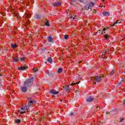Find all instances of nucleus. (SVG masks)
<instances>
[{
  "mask_svg": "<svg viewBox=\"0 0 125 125\" xmlns=\"http://www.w3.org/2000/svg\"><path fill=\"white\" fill-rule=\"evenodd\" d=\"M38 71V69H35V72H37Z\"/></svg>",
  "mask_w": 125,
  "mask_h": 125,
  "instance_id": "obj_42",
  "label": "nucleus"
},
{
  "mask_svg": "<svg viewBox=\"0 0 125 125\" xmlns=\"http://www.w3.org/2000/svg\"><path fill=\"white\" fill-rule=\"evenodd\" d=\"M80 2H83V0H78Z\"/></svg>",
  "mask_w": 125,
  "mask_h": 125,
  "instance_id": "obj_37",
  "label": "nucleus"
},
{
  "mask_svg": "<svg viewBox=\"0 0 125 125\" xmlns=\"http://www.w3.org/2000/svg\"><path fill=\"white\" fill-rule=\"evenodd\" d=\"M114 74H115V70H113L110 74V76H113V75H114Z\"/></svg>",
  "mask_w": 125,
  "mask_h": 125,
  "instance_id": "obj_22",
  "label": "nucleus"
},
{
  "mask_svg": "<svg viewBox=\"0 0 125 125\" xmlns=\"http://www.w3.org/2000/svg\"><path fill=\"white\" fill-rule=\"evenodd\" d=\"M123 104H125V103H123Z\"/></svg>",
  "mask_w": 125,
  "mask_h": 125,
  "instance_id": "obj_46",
  "label": "nucleus"
},
{
  "mask_svg": "<svg viewBox=\"0 0 125 125\" xmlns=\"http://www.w3.org/2000/svg\"><path fill=\"white\" fill-rule=\"evenodd\" d=\"M79 83H80V82H78L76 83H72L71 85H75V84H79Z\"/></svg>",
  "mask_w": 125,
  "mask_h": 125,
  "instance_id": "obj_27",
  "label": "nucleus"
},
{
  "mask_svg": "<svg viewBox=\"0 0 125 125\" xmlns=\"http://www.w3.org/2000/svg\"><path fill=\"white\" fill-rule=\"evenodd\" d=\"M13 60L14 62H17V61H18L19 60L18 59V58H13Z\"/></svg>",
  "mask_w": 125,
  "mask_h": 125,
  "instance_id": "obj_21",
  "label": "nucleus"
},
{
  "mask_svg": "<svg viewBox=\"0 0 125 125\" xmlns=\"http://www.w3.org/2000/svg\"><path fill=\"white\" fill-rule=\"evenodd\" d=\"M104 79V77L103 76H96L94 77V80L97 82V83H101V81Z\"/></svg>",
  "mask_w": 125,
  "mask_h": 125,
  "instance_id": "obj_4",
  "label": "nucleus"
},
{
  "mask_svg": "<svg viewBox=\"0 0 125 125\" xmlns=\"http://www.w3.org/2000/svg\"><path fill=\"white\" fill-rule=\"evenodd\" d=\"M47 61H48V62H49V63H52V59L51 58H48L47 59Z\"/></svg>",
  "mask_w": 125,
  "mask_h": 125,
  "instance_id": "obj_16",
  "label": "nucleus"
},
{
  "mask_svg": "<svg viewBox=\"0 0 125 125\" xmlns=\"http://www.w3.org/2000/svg\"><path fill=\"white\" fill-rule=\"evenodd\" d=\"M73 2L76 1V0H72Z\"/></svg>",
  "mask_w": 125,
  "mask_h": 125,
  "instance_id": "obj_43",
  "label": "nucleus"
},
{
  "mask_svg": "<svg viewBox=\"0 0 125 125\" xmlns=\"http://www.w3.org/2000/svg\"><path fill=\"white\" fill-rule=\"evenodd\" d=\"M26 69H27V67L26 66H21L19 67V70H20V71H24L26 70Z\"/></svg>",
  "mask_w": 125,
  "mask_h": 125,
  "instance_id": "obj_10",
  "label": "nucleus"
},
{
  "mask_svg": "<svg viewBox=\"0 0 125 125\" xmlns=\"http://www.w3.org/2000/svg\"><path fill=\"white\" fill-rule=\"evenodd\" d=\"M67 13H68V14H69V13H70V11H69V10L67 11Z\"/></svg>",
  "mask_w": 125,
  "mask_h": 125,
  "instance_id": "obj_40",
  "label": "nucleus"
},
{
  "mask_svg": "<svg viewBox=\"0 0 125 125\" xmlns=\"http://www.w3.org/2000/svg\"><path fill=\"white\" fill-rule=\"evenodd\" d=\"M65 89L66 90V91H70V87H69V86H67L65 87Z\"/></svg>",
  "mask_w": 125,
  "mask_h": 125,
  "instance_id": "obj_24",
  "label": "nucleus"
},
{
  "mask_svg": "<svg viewBox=\"0 0 125 125\" xmlns=\"http://www.w3.org/2000/svg\"><path fill=\"white\" fill-rule=\"evenodd\" d=\"M104 40H108V39H109V37L108 36V35L107 34H105L104 35Z\"/></svg>",
  "mask_w": 125,
  "mask_h": 125,
  "instance_id": "obj_17",
  "label": "nucleus"
},
{
  "mask_svg": "<svg viewBox=\"0 0 125 125\" xmlns=\"http://www.w3.org/2000/svg\"><path fill=\"white\" fill-rule=\"evenodd\" d=\"M35 18H36V19H40V18H41V16L39 15H36L35 16Z\"/></svg>",
  "mask_w": 125,
  "mask_h": 125,
  "instance_id": "obj_18",
  "label": "nucleus"
},
{
  "mask_svg": "<svg viewBox=\"0 0 125 125\" xmlns=\"http://www.w3.org/2000/svg\"><path fill=\"white\" fill-rule=\"evenodd\" d=\"M106 31V28L103 29V31Z\"/></svg>",
  "mask_w": 125,
  "mask_h": 125,
  "instance_id": "obj_36",
  "label": "nucleus"
},
{
  "mask_svg": "<svg viewBox=\"0 0 125 125\" xmlns=\"http://www.w3.org/2000/svg\"><path fill=\"white\" fill-rule=\"evenodd\" d=\"M93 83H94V84H96V82H93Z\"/></svg>",
  "mask_w": 125,
  "mask_h": 125,
  "instance_id": "obj_38",
  "label": "nucleus"
},
{
  "mask_svg": "<svg viewBox=\"0 0 125 125\" xmlns=\"http://www.w3.org/2000/svg\"><path fill=\"white\" fill-rule=\"evenodd\" d=\"M73 115H74L73 112H71V113L70 114V116H73Z\"/></svg>",
  "mask_w": 125,
  "mask_h": 125,
  "instance_id": "obj_35",
  "label": "nucleus"
},
{
  "mask_svg": "<svg viewBox=\"0 0 125 125\" xmlns=\"http://www.w3.org/2000/svg\"><path fill=\"white\" fill-rule=\"evenodd\" d=\"M70 18V19H72V18H73V16H71Z\"/></svg>",
  "mask_w": 125,
  "mask_h": 125,
  "instance_id": "obj_41",
  "label": "nucleus"
},
{
  "mask_svg": "<svg viewBox=\"0 0 125 125\" xmlns=\"http://www.w3.org/2000/svg\"><path fill=\"white\" fill-rule=\"evenodd\" d=\"M23 84L27 87H31L33 86V84H34V78L31 77V78L26 80L24 82Z\"/></svg>",
  "mask_w": 125,
  "mask_h": 125,
  "instance_id": "obj_1",
  "label": "nucleus"
},
{
  "mask_svg": "<svg viewBox=\"0 0 125 125\" xmlns=\"http://www.w3.org/2000/svg\"><path fill=\"white\" fill-rule=\"evenodd\" d=\"M82 62V61H80V62Z\"/></svg>",
  "mask_w": 125,
  "mask_h": 125,
  "instance_id": "obj_50",
  "label": "nucleus"
},
{
  "mask_svg": "<svg viewBox=\"0 0 125 125\" xmlns=\"http://www.w3.org/2000/svg\"><path fill=\"white\" fill-rule=\"evenodd\" d=\"M104 33H105V31H104Z\"/></svg>",
  "mask_w": 125,
  "mask_h": 125,
  "instance_id": "obj_48",
  "label": "nucleus"
},
{
  "mask_svg": "<svg viewBox=\"0 0 125 125\" xmlns=\"http://www.w3.org/2000/svg\"><path fill=\"white\" fill-rule=\"evenodd\" d=\"M25 113H26L25 111H21L20 112L21 114H25Z\"/></svg>",
  "mask_w": 125,
  "mask_h": 125,
  "instance_id": "obj_33",
  "label": "nucleus"
},
{
  "mask_svg": "<svg viewBox=\"0 0 125 125\" xmlns=\"http://www.w3.org/2000/svg\"><path fill=\"white\" fill-rule=\"evenodd\" d=\"M28 88H29L27 86H25V85L23 84V86H21V90L24 93L27 92V91L28 90Z\"/></svg>",
  "mask_w": 125,
  "mask_h": 125,
  "instance_id": "obj_5",
  "label": "nucleus"
},
{
  "mask_svg": "<svg viewBox=\"0 0 125 125\" xmlns=\"http://www.w3.org/2000/svg\"><path fill=\"white\" fill-rule=\"evenodd\" d=\"M102 0V1H104L105 0Z\"/></svg>",
  "mask_w": 125,
  "mask_h": 125,
  "instance_id": "obj_44",
  "label": "nucleus"
},
{
  "mask_svg": "<svg viewBox=\"0 0 125 125\" xmlns=\"http://www.w3.org/2000/svg\"><path fill=\"white\" fill-rule=\"evenodd\" d=\"M76 16H77L76 15L75 16V17H76Z\"/></svg>",
  "mask_w": 125,
  "mask_h": 125,
  "instance_id": "obj_49",
  "label": "nucleus"
},
{
  "mask_svg": "<svg viewBox=\"0 0 125 125\" xmlns=\"http://www.w3.org/2000/svg\"><path fill=\"white\" fill-rule=\"evenodd\" d=\"M123 82H125V80H123L119 83V84H121V83H123Z\"/></svg>",
  "mask_w": 125,
  "mask_h": 125,
  "instance_id": "obj_34",
  "label": "nucleus"
},
{
  "mask_svg": "<svg viewBox=\"0 0 125 125\" xmlns=\"http://www.w3.org/2000/svg\"><path fill=\"white\" fill-rule=\"evenodd\" d=\"M99 34H101L102 35L103 34V32L100 30H99Z\"/></svg>",
  "mask_w": 125,
  "mask_h": 125,
  "instance_id": "obj_30",
  "label": "nucleus"
},
{
  "mask_svg": "<svg viewBox=\"0 0 125 125\" xmlns=\"http://www.w3.org/2000/svg\"><path fill=\"white\" fill-rule=\"evenodd\" d=\"M45 49H46L45 47L42 48V51H44L45 50Z\"/></svg>",
  "mask_w": 125,
  "mask_h": 125,
  "instance_id": "obj_31",
  "label": "nucleus"
},
{
  "mask_svg": "<svg viewBox=\"0 0 125 125\" xmlns=\"http://www.w3.org/2000/svg\"><path fill=\"white\" fill-rule=\"evenodd\" d=\"M103 14L104 16H109V15H110V13L104 11L103 12Z\"/></svg>",
  "mask_w": 125,
  "mask_h": 125,
  "instance_id": "obj_13",
  "label": "nucleus"
},
{
  "mask_svg": "<svg viewBox=\"0 0 125 125\" xmlns=\"http://www.w3.org/2000/svg\"><path fill=\"white\" fill-rule=\"evenodd\" d=\"M87 0H83V1H83L82 2L83 3H86V2H87Z\"/></svg>",
  "mask_w": 125,
  "mask_h": 125,
  "instance_id": "obj_28",
  "label": "nucleus"
},
{
  "mask_svg": "<svg viewBox=\"0 0 125 125\" xmlns=\"http://www.w3.org/2000/svg\"><path fill=\"white\" fill-rule=\"evenodd\" d=\"M60 101H61V102H62V100H60Z\"/></svg>",
  "mask_w": 125,
  "mask_h": 125,
  "instance_id": "obj_45",
  "label": "nucleus"
},
{
  "mask_svg": "<svg viewBox=\"0 0 125 125\" xmlns=\"http://www.w3.org/2000/svg\"><path fill=\"white\" fill-rule=\"evenodd\" d=\"M44 23L45 26H47V27H49V26H50V24H49V22H48V21H44Z\"/></svg>",
  "mask_w": 125,
  "mask_h": 125,
  "instance_id": "obj_15",
  "label": "nucleus"
},
{
  "mask_svg": "<svg viewBox=\"0 0 125 125\" xmlns=\"http://www.w3.org/2000/svg\"><path fill=\"white\" fill-rule=\"evenodd\" d=\"M64 38L65 39V40H68V39H69V36L65 35L64 36Z\"/></svg>",
  "mask_w": 125,
  "mask_h": 125,
  "instance_id": "obj_23",
  "label": "nucleus"
},
{
  "mask_svg": "<svg viewBox=\"0 0 125 125\" xmlns=\"http://www.w3.org/2000/svg\"><path fill=\"white\" fill-rule=\"evenodd\" d=\"M121 21L120 20H117L116 22H114L113 24L111 25V27H114L115 26V24H120Z\"/></svg>",
  "mask_w": 125,
  "mask_h": 125,
  "instance_id": "obj_12",
  "label": "nucleus"
},
{
  "mask_svg": "<svg viewBox=\"0 0 125 125\" xmlns=\"http://www.w3.org/2000/svg\"><path fill=\"white\" fill-rule=\"evenodd\" d=\"M29 106L26 105L25 107H21V111H27L29 109Z\"/></svg>",
  "mask_w": 125,
  "mask_h": 125,
  "instance_id": "obj_11",
  "label": "nucleus"
},
{
  "mask_svg": "<svg viewBox=\"0 0 125 125\" xmlns=\"http://www.w3.org/2000/svg\"><path fill=\"white\" fill-rule=\"evenodd\" d=\"M16 124H20L21 123V120L20 119L16 120Z\"/></svg>",
  "mask_w": 125,
  "mask_h": 125,
  "instance_id": "obj_20",
  "label": "nucleus"
},
{
  "mask_svg": "<svg viewBox=\"0 0 125 125\" xmlns=\"http://www.w3.org/2000/svg\"><path fill=\"white\" fill-rule=\"evenodd\" d=\"M54 40V39L53 37H51V35H50L49 37H48L47 41L48 42H52Z\"/></svg>",
  "mask_w": 125,
  "mask_h": 125,
  "instance_id": "obj_6",
  "label": "nucleus"
},
{
  "mask_svg": "<svg viewBox=\"0 0 125 125\" xmlns=\"http://www.w3.org/2000/svg\"><path fill=\"white\" fill-rule=\"evenodd\" d=\"M100 110V107L99 106H97L96 107L95 111H99Z\"/></svg>",
  "mask_w": 125,
  "mask_h": 125,
  "instance_id": "obj_25",
  "label": "nucleus"
},
{
  "mask_svg": "<svg viewBox=\"0 0 125 125\" xmlns=\"http://www.w3.org/2000/svg\"><path fill=\"white\" fill-rule=\"evenodd\" d=\"M27 6H28V5H28V4H27Z\"/></svg>",
  "mask_w": 125,
  "mask_h": 125,
  "instance_id": "obj_47",
  "label": "nucleus"
},
{
  "mask_svg": "<svg viewBox=\"0 0 125 125\" xmlns=\"http://www.w3.org/2000/svg\"><path fill=\"white\" fill-rule=\"evenodd\" d=\"M58 73H59V74L62 73V68H59L58 70Z\"/></svg>",
  "mask_w": 125,
  "mask_h": 125,
  "instance_id": "obj_26",
  "label": "nucleus"
},
{
  "mask_svg": "<svg viewBox=\"0 0 125 125\" xmlns=\"http://www.w3.org/2000/svg\"><path fill=\"white\" fill-rule=\"evenodd\" d=\"M26 103L28 104L27 106L30 108V106H32V105H34L36 103V101L32 98H28Z\"/></svg>",
  "mask_w": 125,
  "mask_h": 125,
  "instance_id": "obj_2",
  "label": "nucleus"
},
{
  "mask_svg": "<svg viewBox=\"0 0 125 125\" xmlns=\"http://www.w3.org/2000/svg\"><path fill=\"white\" fill-rule=\"evenodd\" d=\"M93 6H94V3H93L92 2H89V3H88L85 6L84 8L86 10H88V9H91V8H92V7H93Z\"/></svg>",
  "mask_w": 125,
  "mask_h": 125,
  "instance_id": "obj_3",
  "label": "nucleus"
},
{
  "mask_svg": "<svg viewBox=\"0 0 125 125\" xmlns=\"http://www.w3.org/2000/svg\"><path fill=\"white\" fill-rule=\"evenodd\" d=\"M93 97L91 96L87 98L86 101L87 102H92L93 101Z\"/></svg>",
  "mask_w": 125,
  "mask_h": 125,
  "instance_id": "obj_8",
  "label": "nucleus"
},
{
  "mask_svg": "<svg viewBox=\"0 0 125 125\" xmlns=\"http://www.w3.org/2000/svg\"><path fill=\"white\" fill-rule=\"evenodd\" d=\"M11 47H13V48H15V47H17L18 46V45L16 44H13V43H11Z\"/></svg>",
  "mask_w": 125,
  "mask_h": 125,
  "instance_id": "obj_14",
  "label": "nucleus"
},
{
  "mask_svg": "<svg viewBox=\"0 0 125 125\" xmlns=\"http://www.w3.org/2000/svg\"><path fill=\"white\" fill-rule=\"evenodd\" d=\"M50 93H51V94L56 95V94H58V93H59V91H55L53 89H52L50 91Z\"/></svg>",
  "mask_w": 125,
  "mask_h": 125,
  "instance_id": "obj_7",
  "label": "nucleus"
},
{
  "mask_svg": "<svg viewBox=\"0 0 125 125\" xmlns=\"http://www.w3.org/2000/svg\"><path fill=\"white\" fill-rule=\"evenodd\" d=\"M105 54H106V51H104L102 54V56H103L104 59V58H105Z\"/></svg>",
  "mask_w": 125,
  "mask_h": 125,
  "instance_id": "obj_19",
  "label": "nucleus"
},
{
  "mask_svg": "<svg viewBox=\"0 0 125 125\" xmlns=\"http://www.w3.org/2000/svg\"><path fill=\"white\" fill-rule=\"evenodd\" d=\"M24 60H25V57L21 58V61H24Z\"/></svg>",
  "mask_w": 125,
  "mask_h": 125,
  "instance_id": "obj_29",
  "label": "nucleus"
},
{
  "mask_svg": "<svg viewBox=\"0 0 125 125\" xmlns=\"http://www.w3.org/2000/svg\"><path fill=\"white\" fill-rule=\"evenodd\" d=\"M123 121H125V119H124V118H121V120H120V122H123Z\"/></svg>",
  "mask_w": 125,
  "mask_h": 125,
  "instance_id": "obj_32",
  "label": "nucleus"
},
{
  "mask_svg": "<svg viewBox=\"0 0 125 125\" xmlns=\"http://www.w3.org/2000/svg\"><path fill=\"white\" fill-rule=\"evenodd\" d=\"M53 5H54V6H56V7L60 6V5H61V2H55L54 3Z\"/></svg>",
  "mask_w": 125,
  "mask_h": 125,
  "instance_id": "obj_9",
  "label": "nucleus"
},
{
  "mask_svg": "<svg viewBox=\"0 0 125 125\" xmlns=\"http://www.w3.org/2000/svg\"><path fill=\"white\" fill-rule=\"evenodd\" d=\"M75 19H76V18H75V17L73 18V20H75Z\"/></svg>",
  "mask_w": 125,
  "mask_h": 125,
  "instance_id": "obj_39",
  "label": "nucleus"
}]
</instances>
